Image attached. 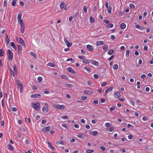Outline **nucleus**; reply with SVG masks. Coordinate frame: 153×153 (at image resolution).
I'll return each mask as SVG.
<instances>
[{
	"label": "nucleus",
	"mask_w": 153,
	"mask_h": 153,
	"mask_svg": "<svg viewBox=\"0 0 153 153\" xmlns=\"http://www.w3.org/2000/svg\"><path fill=\"white\" fill-rule=\"evenodd\" d=\"M7 56L9 60H12L13 57V53L10 49H9L7 51Z\"/></svg>",
	"instance_id": "f257e3e1"
},
{
	"label": "nucleus",
	"mask_w": 153,
	"mask_h": 153,
	"mask_svg": "<svg viewBox=\"0 0 153 153\" xmlns=\"http://www.w3.org/2000/svg\"><path fill=\"white\" fill-rule=\"evenodd\" d=\"M32 107L36 111H39L40 108V104L39 102H37L35 103H33Z\"/></svg>",
	"instance_id": "f03ea898"
},
{
	"label": "nucleus",
	"mask_w": 153,
	"mask_h": 153,
	"mask_svg": "<svg viewBox=\"0 0 153 153\" xmlns=\"http://www.w3.org/2000/svg\"><path fill=\"white\" fill-rule=\"evenodd\" d=\"M53 106L54 108L58 109H64L65 108V106L63 105L55 104L53 105Z\"/></svg>",
	"instance_id": "7ed1b4c3"
},
{
	"label": "nucleus",
	"mask_w": 153,
	"mask_h": 153,
	"mask_svg": "<svg viewBox=\"0 0 153 153\" xmlns=\"http://www.w3.org/2000/svg\"><path fill=\"white\" fill-rule=\"evenodd\" d=\"M20 24V30L21 33H23L25 29V25L23 22H19Z\"/></svg>",
	"instance_id": "20e7f679"
},
{
	"label": "nucleus",
	"mask_w": 153,
	"mask_h": 153,
	"mask_svg": "<svg viewBox=\"0 0 153 153\" xmlns=\"http://www.w3.org/2000/svg\"><path fill=\"white\" fill-rule=\"evenodd\" d=\"M17 40L19 43L21 44L25 47H26V46L25 44V43L24 41L22 39V38H17Z\"/></svg>",
	"instance_id": "39448f33"
},
{
	"label": "nucleus",
	"mask_w": 153,
	"mask_h": 153,
	"mask_svg": "<svg viewBox=\"0 0 153 153\" xmlns=\"http://www.w3.org/2000/svg\"><path fill=\"white\" fill-rule=\"evenodd\" d=\"M51 128V126H49L44 127L42 129V131L45 132H47L50 131Z\"/></svg>",
	"instance_id": "423d86ee"
},
{
	"label": "nucleus",
	"mask_w": 153,
	"mask_h": 153,
	"mask_svg": "<svg viewBox=\"0 0 153 153\" xmlns=\"http://www.w3.org/2000/svg\"><path fill=\"white\" fill-rule=\"evenodd\" d=\"M16 85L19 88L23 86V84L22 82L19 80H16Z\"/></svg>",
	"instance_id": "0eeeda50"
},
{
	"label": "nucleus",
	"mask_w": 153,
	"mask_h": 153,
	"mask_svg": "<svg viewBox=\"0 0 153 153\" xmlns=\"http://www.w3.org/2000/svg\"><path fill=\"white\" fill-rule=\"evenodd\" d=\"M22 13H19L17 16V20L18 22H21L22 21V22H23V20L21 19L22 16Z\"/></svg>",
	"instance_id": "6e6552de"
},
{
	"label": "nucleus",
	"mask_w": 153,
	"mask_h": 153,
	"mask_svg": "<svg viewBox=\"0 0 153 153\" xmlns=\"http://www.w3.org/2000/svg\"><path fill=\"white\" fill-rule=\"evenodd\" d=\"M67 71L71 73L75 74L76 73L75 71L71 67H69L67 68Z\"/></svg>",
	"instance_id": "1a4fd4ad"
},
{
	"label": "nucleus",
	"mask_w": 153,
	"mask_h": 153,
	"mask_svg": "<svg viewBox=\"0 0 153 153\" xmlns=\"http://www.w3.org/2000/svg\"><path fill=\"white\" fill-rule=\"evenodd\" d=\"M87 49L89 51H92L94 50V47L93 46L90 45H86Z\"/></svg>",
	"instance_id": "9d476101"
},
{
	"label": "nucleus",
	"mask_w": 153,
	"mask_h": 153,
	"mask_svg": "<svg viewBox=\"0 0 153 153\" xmlns=\"http://www.w3.org/2000/svg\"><path fill=\"white\" fill-rule=\"evenodd\" d=\"M91 63L92 64L96 66H98L99 65V62H98L94 60H91Z\"/></svg>",
	"instance_id": "9b49d317"
},
{
	"label": "nucleus",
	"mask_w": 153,
	"mask_h": 153,
	"mask_svg": "<svg viewBox=\"0 0 153 153\" xmlns=\"http://www.w3.org/2000/svg\"><path fill=\"white\" fill-rule=\"evenodd\" d=\"M113 87H110L109 88L107 89L105 91V95H107V94L110 91H111L113 89Z\"/></svg>",
	"instance_id": "f8f14e48"
},
{
	"label": "nucleus",
	"mask_w": 153,
	"mask_h": 153,
	"mask_svg": "<svg viewBox=\"0 0 153 153\" xmlns=\"http://www.w3.org/2000/svg\"><path fill=\"white\" fill-rule=\"evenodd\" d=\"M41 96V95L38 94H35L32 95L30 96V97L33 98H39Z\"/></svg>",
	"instance_id": "ddd939ff"
},
{
	"label": "nucleus",
	"mask_w": 153,
	"mask_h": 153,
	"mask_svg": "<svg viewBox=\"0 0 153 153\" xmlns=\"http://www.w3.org/2000/svg\"><path fill=\"white\" fill-rule=\"evenodd\" d=\"M135 24L136 25L135 27L141 30H143L144 29V28L143 27L141 26H140L139 25H137L136 22H135Z\"/></svg>",
	"instance_id": "4468645a"
},
{
	"label": "nucleus",
	"mask_w": 153,
	"mask_h": 153,
	"mask_svg": "<svg viewBox=\"0 0 153 153\" xmlns=\"http://www.w3.org/2000/svg\"><path fill=\"white\" fill-rule=\"evenodd\" d=\"M84 93L85 94L90 95L92 94L93 93L92 91L86 89H85L84 90Z\"/></svg>",
	"instance_id": "2eb2a0df"
},
{
	"label": "nucleus",
	"mask_w": 153,
	"mask_h": 153,
	"mask_svg": "<svg viewBox=\"0 0 153 153\" xmlns=\"http://www.w3.org/2000/svg\"><path fill=\"white\" fill-rule=\"evenodd\" d=\"M104 42L102 41H98L96 43V45L97 46H99L104 44Z\"/></svg>",
	"instance_id": "dca6fc26"
},
{
	"label": "nucleus",
	"mask_w": 153,
	"mask_h": 153,
	"mask_svg": "<svg viewBox=\"0 0 153 153\" xmlns=\"http://www.w3.org/2000/svg\"><path fill=\"white\" fill-rule=\"evenodd\" d=\"M49 110V108L48 107H44L42 108V111L43 112L46 113Z\"/></svg>",
	"instance_id": "f3484780"
},
{
	"label": "nucleus",
	"mask_w": 153,
	"mask_h": 153,
	"mask_svg": "<svg viewBox=\"0 0 153 153\" xmlns=\"http://www.w3.org/2000/svg\"><path fill=\"white\" fill-rule=\"evenodd\" d=\"M10 45L11 47H13V48L15 50H16L17 49V47H16L15 44L13 42H10Z\"/></svg>",
	"instance_id": "a211bd4d"
},
{
	"label": "nucleus",
	"mask_w": 153,
	"mask_h": 153,
	"mask_svg": "<svg viewBox=\"0 0 153 153\" xmlns=\"http://www.w3.org/2000/svg\"><path fill=\"white\" fill-rule=\"evenodd\" d=\"M114 97H119L121 96V94L119 92H116L114 93Z\"/></svg>",
	"instance_id": "6ab92c4d"
},
{
	"label": "nucleus",
	"mask_w": 153,
	"mask_h": 153,
	"mask_svg": "<svg viewBox=\"0 0 153 153\" xmlns=\"http://www.w3.org/2000/svg\"><path fill=\"white\" fill-rule=\"evenodd\" d=\"M98 133V132L97 131H92L91 133H91H90V134H92V135L94 136H95L97 135V134Z\"/></svg>",
	"instance_id": "aec40b11"
},
{
	"label": "nucleus",
	"mask_w": 153,
	"mask_h": 153,
	"mask_svg": "<svg viewBox=\"0 0 153 153\" xmlns=\"http://www.w3.org/2000/svg\"><path fill=\"white\" fill-rule=\"evenodd\" d=\"M60 77L62 79H65L68 80V77L65 75L64 74H62V75H61L60 76Z\"/></svg>",
	"instance_id": "412c9836"
},
{
	"label": "nucleus",
	"mask_w": 153,
	"mask_h": 153,
	"mask_svg": "<svg viewBox=\"0 0 153 153\" xmlns=\"http://www.w3.org/2000/svg\"><path fill=\"white\" fill-rule=\"evenodd\" d=\"M120 27L122 29H124L126 27V25L124 23H122L120 25Z\"/></svg>",
	"instance_id": "4be33fe9"
},
{
	"label": "nucleus",
	"mask_w": 153,
	"mask_h": 153,
	"mask_svg": "<svg viewBox=\"0 0 153 153\" xmlns=\"http://www.w3.org/2000/svg\"><path fill=\"white\" fill-rule=\"evenodd\" d=\"M65 6V3L64 2L62 1L61 2L60 4V8L61 9L63 8Z\"/></svg>",
	"instance_id": "5701e85b"
},
{
	"label": "nucleus",
	"mask_w": 153,
	"mask_h": 153,
	"mask_svg": "<svg viewBox=\"0 0 153 153\" xmlns=\"http://www.w3.org/2000/svg\"><path fill=\"white\" fill-rule=\"evenodd\" d=\"M83 10L85 13H86L87 12V8L85 5H84L83 7Z\"/></svg>",
	"instance_id": "b1692460"
},
{
	"label": "nucleus",
	"mask_w": 153,
	"mask_h": 153,
	"mask_svg": "<svg viewBox=\"0 0 153 153\" xmlns=\"http://www.w3.org/2000/svg\"><path fill=\"white\" fill-rule=\"evenodd\" d=\"M6 42L7 45H8L10 42V39L8 37V35H7L6 36Z\"/></svg>",
	"instance_id": "393cba45"
},
{
	"label": "nucleus",
	"mask_w": 153,
	"mask_h": 153,
	"mask_svg": "<svg viewBox=\"0 0 153 153\" xmlns=\"http://www.w3.org/2000/svg\"><path fill=\"white\" fill-rule=\"evenodd\" d=\"M82 62L83 63L85 64H89L90 62V60L88 59H84L82 61Z\"/></svg>",
	"instance_id": "a878e982"
},
{
	"label": "nucleus",
	"mask_w": 153,
	"mask_h": 153,
	"mask_svg": "<svg viewBox=\"0 0 153 153\" xmlns=\"http://www.w3.org/2000/svg\"><path fill=\"white\" fill-rule=\"evenodd\" d=\"M47 65L48 66H49L50 67H55V65H54V64L53 63H51V62H49V63Z\"/></svg>",
	"instance_id": "bb28decb"
},
{
	"label": "nucleus",
	"mask_w": 153,
	"mask_h": 153,
	"mask_svg": "<svg viewBox=\"0 0 153 153\" xmlns=\"http://www.w3.org/2000/svg\"><path fill=\"white\" fill-rule=\"evenodd\" d=\"M18 48L19 53H21L22 50V48L21 46L19 45H18Z\"/></svg>",
	"instance_id": "cd10ccee"
},
{
	"label": "nucleus",
	"mask_w": 153,
	"mask_h": 153,
	"mask_svg": "<svg viewBox=\"0 0 153 153\" xmlns=\"http://www.w3.org/2000/svg\"><path fill=\"white\" fill-rule=\"evenodd\" d=\"M114 25L113 24H110L109 25L106 26V27L107 28H112L113 27Z\"/></svg>",
	"instance_id": "c85d7f7f"
},
{
	"label": "nucleus",
	"mask_w": 153,
	"mask_h": 153,
	"mask_svg": "<svg viewBox=\"0 0 153 153\" xmlns=\"http://www.w3.org/2000/svg\"><path fill=\"white\" fill-rule=\"evenodd\" d=\"M114 51L113 50L111 49L108 52V54L109 55H112L114 53Z\"/></svg>",
	"instance_id": "c756f323"
},
{
	"label": "nucleus",
	"mask_w": 153,
	"mask_h": 153,
	"mask_svg": "<svg viewBox=\"0 0 153 153\" xmlns=\"http://www.w3.org/2000/svg\"><path fill=\"white\" fill-rule=\"evenodd\" d=\"M56 144L57 145H59V144H62L63 145H65V143L63 141H57L56 142Z\"/></svg>",
	"instance_id": "7c9ffc66"
},
{
	"label": "nucleus",
	"mask_w": 153,
	"mask_h": 153,
	"mask_svg": "<svg viewBox=\"0 0 153 153\" xmlns=\"http://www.w3.org/2000/svg\"><path fill=\"white\" fill-rule=\"evenodd\" d=\"M94 18L92 17L91 16L90 17V22L91 23H92L94 22Z\"/></svg>",
	"instance_id": "2f4dec72"
},
{
	"label": "nucleus",
	"mask_w": 153,
	"mask_h": 153,
	"mask_svg": "<svg viewBox=\"0 0 153 153\" xmlns=\"http://www.w3.org/2000/svg\"><path fill=\"white\" fill-rule=\"evenodd\" d=\"M130 51L129 50H127L126 52V57H128L129 55Z\"/></svg>",
	"instance_id": "473e14b6"
},
{
	"label": "nucleus",
	"mask_w": 153,
	"mask_h": 153,
	"mask_svg": "<svg viewBox=\"0 0 153 153\" xmlns=\"http://www.w3.org/2000/svg\"><path fill=\"white\" fill-rule=\"evenodd\" d=\"M17 0H13L11 4L13 6H15V4L16 3Z\"/></svg>",
	"instance_id": "72a5a7b5"
},
{
	"label": "nucleus",
	"mask_w": 153,
	"mask_h": 153,
	"mask_svg": "<svg viewBox=\"0 0 153 153\" xmlns=\"http://www.w3.org/2000/svg\"><path fill=\"white\" fill-rule=\"evenodd\" d=\"M7 147H8L9 150H13V148L12 146H11L10 145V144L8 145Z\"/></svg>",
	"instance_id": "f704fd0d"
},
{
	"label": "nucleus",
	"mask_w": 153,
	"mask_h": 153,
	"mask_svg": "<svg viewBox=\"0 0 153 153\" xmlns=\"http://www.w3.org/2000/svg\"><path fill=\"white\" fill-rule=\"evenodd\" d=\"M31 55L33 56V57H34L35 58H36L37 57V56L36 54L35 53H33V52H31L30 53Z\"/></svg>",
	"instance_id": "c9c22d12"
},
{
	"label": "nucleus",
	"mask_w": 153,
	"mask_h": 153,
	"mask_svg": "<svg viewBox=\"0 0 153 153\" xmlns=\"http://www.w3.org/2000/svg\"><path fill=\"white\" fill-rule=\"evenodd\" d=\"M94 152V151L93 150L88 149L86 151V153H92Z\"/></svg>",
	"instance_id": "e433bc0d"
},
{
	"label": "nucleus",
	"mask_w": 153,
	"mask_h": 153,
	"mask_svg": "<svg viewBox=\"0 0 153 153\" xmlns=\"http://www.w3.org/2000/svg\"><path fill=\"white\" fill-rule=\"evenodd\" d=\"M113 68L114 69H117L118 68V65L117 64H115L113 66Z\"/></svg>",
	"instance_id": "4c0bfd02"
},
{
	"label": "nucleus",
	"mask_w": 153,
	"mask_h": 153,
	"mask_svg": "<svg viewBox=\"0 0 153 153\" xmlns=\"http://www.w3.org/2000/svg\"><path fill=\"white\" fill-rule=\"evenodd\" d=\"M66 44L68 47H70L72 46V44L71 43H70L68 42L66 43Z\"/></svg>",
	"instance_id": "58836bf2"
},
{
	"label": "nucleus",
	"mask_w": 153,
	"mask_h": 153,
	"mask_svg": "<svg viewBox=\"0 0 153 153\" xmlns=\"http://www.w3.org/2000/svg\"><path fill=\"white\" fill-rule=\"evenodd\" d=\"M61 118L62 119H67L68 118V117L67 116L63 115L61 116Z\"/></svg>",
	"instance_id": "ea45409f"
},
{
	"label": "nucleus",
	"mask_w": 153,
	"mask_h": 153,
	"mask_svg": "<svg viewBox=\"0 0 153 153\" xmlns=\"http://www.w3.org/2000/svg\"><path fill=\"white\" fill-rule=\"evenodd\" d=\"M105 126L106 127H108L111 126L110 124L109 123H106L105 124Z\"/></svg>",
	"instance_id": "a19ab883"
},
{
	"label": "nucleus",
	"mask_w": 153,
	"mask_h": 153,
	"mask_svg": "<svg viewBox=\"0 0 153 153\" xmlns=\"http://www.w3.org/2000/svg\"><path fill=\"white\" fill-rule=\"evenodd\" d=\"M4 51L2 50H0V57L2 56H3Z\"/></svg>",
	"instance_id": "79ce46f5"
},
{
	"label": "nucleus",
	"mask_w": 153,
	"mask_h": 153,
	"mask_svg": "<svg viewBox=\"0 0 153 153\" xmlns=\"http://www.w3.org/2000/svg\"><path fill=\"white\" fill-rule=\"evenodd\" d=\"M10 72L11 73V75L12 76H13L14 77H15V74H14V72L13 71V70H12L11 69H10Z\"/></svg>",
	"instance_id": "37998d69"
},
{
	"label": "nucleus",
	"mask_w": 153,
	"mask_h": 153,
	"mask_svg": "<svg viewBox=\"0 0 153 153\" xmlns=\"http://www.w3.org/2000/svg\"><path fill=\"white\" fill-rule=\"evenodd\" d=\"M108 48V46L106 45H104L103 48V49L104 50H107Z\"/></svg>",
	"instance_id": "c03bdc74"
},
{
	"label": "nucleus",
	"mask_w": 153,
	"mask_h": 153,
	"mask_svg": "<svg viewBox=\"0 0 153 153\" xmlns=\"http://www.w3.org/2000/svg\"><path fill=\"white\" fill-rule=\"evenodd\" d=\"M78 57L79 59L83 60L85 59V57L83 56H82L79 55L78 56Z\"/></svg>",
	"instance_id": "a18cd8bd"
},
{
	"label": "nucleus",
	"mask_w": 153,
	"mask_h": 153,
	"mask_svg": "<svg viewBox=\"0 0 153 153\" xmlns=\"http://www.w3.org/2000/svg\"><path fill=\"white\" fill-rule=\"evenodd\" d=\"M65 86L67 87H71L73 86V85L72 84H65Z\"/></svg>",
	"instance_id": "49530a36"
},
{
	"label": "nucleus",
	"mask_w": 153,
	"mask_h": 153,
	"mask_svg": "<svg viewBox=\"0 0 153 153\" xmlns=\"http://www.w3.org/2000/svg\"><path fill=\"white\" fill-rule=\"evenodd\" d=\"M13 70L14 71V72L16 73H17V71L16 68V66L15 65H14L13 66Z\"/></svg>",
	"instance_id": "de8ad7c7"
},
{
	"label": "nucleus",
	"mask_w": 153,
	"mask_h": 153,
	"mask_svg": "<svg viewBox=\"0 0 153 153\" xmlns=\"http://www.w3.org/2000/svg\"><path fill=\"white\" fill-rule=\"evenodd\" d=\"M84 68L88 72H90L91 71V70L89 68H88L86 67H84Z\"/></svg>",
	"instance_id": "09e8293b"
},
{
	"label": "nucleus",
	"mask_w": 153,
	"mask_h": 153,
	"mask_svg": "<svg viewBox=\"0 0 153 153\" xmlns=\"http://www.w3.org/2000/svg\"><path fill=\"white\" fill-rule=\"evenodd\" d=\"M37 80L39 82H41L42 80V78L41 77L39 76Z\"/></svg>",
	"instance_id": "8fccbe9b"
},
{
	"label": "nucleus",
	"mask_w": 153,
	"mask_h": 153,
	"mask_svg": "<svg viewBox=\"0 0 153 153\" xmlns=\"http://www.w3.org/2000/svg\"><path fill=\"white\" fill-rule=\"evenodd\" d=\"M100 148L103 151H105L106 149L105 147L103 146H101L100 147Z\"/></svg>",
	"instance_id": "3c124183"
},
{
	"label": "nucleus",
	"mask_w": 153,
	"mask_h": 153,
	"mask_svg": "<svg viewBox=\"0 0 153 153\" xmlns=\"http://www.w3.org/2000/svg\"><path fill=\"white\" fill-rule=\"evenodd\" d=\"M129 7L131 8H134L135 7V6L134 4H129Z\"/></svg>",
	"instance_id": "603ef678"
},
{
	"label": "nucleus",
	"mask_w": 153,
	"mask_h": 153,
	"mask_svg": "<svg viewBox=\"0 0 153 153\" xmlns=\"http://www.w3.org/2000/svg\"><path fill=\"white\" fill-rule=\"evenodd\" d=\"M62 126L63 127H65V128L66 129H68V128L67 125L66 124H62Z\"/></svg>",
	"instance_id": "864d4df0"
},
{
	"label": "nucleus",
	"mask_w": 153,
	"mask_h": 153,
	"mask_svg": "<svg viewBox=\"0 0 153 153\" xmlns=\"http://www.w3.org/2000/svg\"><path fill=\"white\" fill-rule=\"evenodd\" d=\"M111 38L113 40H114L115 39V36L113 35H111Z\"/></svg>",
	"instance_id": "5fc2aeb1"
},
{
	"label": "nucleus",
	"mask_w": 153,
	"mask_h": 153,
	"mask_svg": "<svg viewBox=\"0 0 153 153\" xmlns=\"http://www.w3.org/2000/svg\"><path fill=\"white\" fill-rule=\"evenodd\" d=\"M25 121L27 122L30 123V119L29 118H26L25 119Z\"/></svg>",
	"instance_id": "6e6d98bb"
},
{
	"label": "nucleus",
	"mask_w": 153,
	"mask_h": 153,
	"mask_svg": "<svg viewBox=\"0 0 153 153\" xmlns=\"http://www.w3.org/2000/svg\"><path fill=\"white\" fill-rule=\"evenodd\" d=\"M127 126L128 128L131 127V128H133L134 127V126H133L130 124H128Z\"/></svg>",
	"instance_id": "4d7b16f0"
},
{
	"label": "nucleus",
	"mask_w": 153,
	"mask_h": 153,
	"mask_svg": "<svg viewBox=\"0 0 153 153\" xmlns=\"http://www.w3.org/2000/svg\"><path fill=\"white\" fill-rule=\"evenodd\" d=\"M87 98V97L83 96H82L81 97V99L82 100H85Z\"/></svg>",
	"instance_id": "13d9d810"
},
{
	"label": "nucleus",
	"mask_w": 153,
	"mask_h": 153,
	"mask_svg": "<svg viewBox=\"0 0 153 153\" xmlns=\"http://www.w3.org/2000/svg\"><path fill=\"white\" fill-rule=\"evenodd\" d=\"M130 102L131 104H132V105H133L134 106L135 105V102L134 101L131 100L130 101Z\"/></svg>",
	"instance_id": "bf43d9fd"
},
{
	"label": "nucleus",
	"mask_w": 153,
	"mask_h": 153,
	"mask_svg": "<svg viewBox=\"0 0 153 153\" xmlns=\"http://www.w3.org/2000/svg\"><path fill=\"white\" fill-rule=\"evenodd\" d=\"M104 22L107 24H108L110 23V21L108 20H104Z\"/></svg>",
	"instance_id": "052dcab7"
},
{
	"label": "nucleus",
	"mask_w": 153,
	"mask_h": 153,
	"mask_svg": "<svg viewBox=\"0 0 153 153\" xmlns=\"http://www.w3.org/2000/svg\"><path fill=\"white\" fill-rule=\"evenodd\" d=\"M44 93L46 94H49L50 93V91L48 90L45 91H44Z\"/></svg>",
	"instance_id": "680f3d73"
},
{
	"label": "nucleus",
	"mask_w": 153,
	"mask_h": 153,
	"mask_svg": "<svg viewBox=\"0 0 153 153\" xmlns=\"http://www.w3.org/2000/svg\"><path fill=\"white\" fill-rule=\"evenodd\" d=\"M94 77L95 79H98V76L97 74H95L94 75Z\"/></svg>",
	"instance_id": "e2e57ef3"
},
{
	"label": "nucleus",
	"mask_w": 153,
	"mask_h": 153,
	"mask_svg": "<svg viewBox=\"0 0 153 153\" xmlns=\"http://www.w3.org/2000/svg\"><path fill=\"white\" fill-rule=\"evenodd\" d=\"M11 110L13 111H17V109L16 108L13 107L12 108Z\"/></svg>",
	"instance_id": "0e129e2a"
},
{
	"label": "nucleus",
	"mask_w": 153,
	"mask_h": 153,
	"mask_svg": "<svg viewBox=\"0 0 153 153\" xmlns=\"http://www.w3.org/2000/svg\"><path fill=\"white\" fill-rule=\"evenodd\" d=\"M94 103L95 104H98V101L97 100H94L93 101Z\"/></svg>",
	"instance_id": "69168bd1"
},
{
	"label": "nucleus",
	"mask_w": 153,
	"mask_h": 153,
	"mask_svg": "<svg viewBox=\"0 0 153 153\" xmlns=\"http://www.w3.org/2000/svg\"><path fill=\"white\" fill-rule=\"evenodd\" d=\"M74 126L76 128H78L79 127V125L78 124H75Z\"/></svg>",
	"instance_id": "338daca9"
},
{
	"label": "nucleus",
	"mask_w": 153,
	"mask_h": 153,
	"mask_svg": "<svg viewBox=\"0 0 153 153\" xmlns=\"http://www.w3.org/2000/svg\"><path fill=\"white\" fill-rule=\"evenodd\" d=\"M114 130V128L113 127H111L109 129V131L110 132H112Z\"/></svg>",
	"instance_id": "774afa93"
}]
</instances>
